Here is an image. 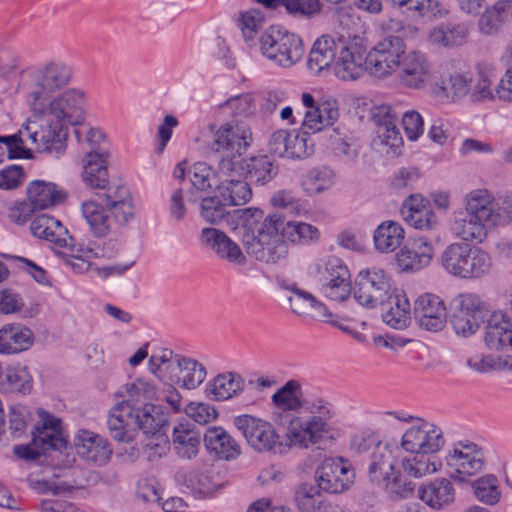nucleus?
<instances>
[{"mask_svg":"<svg viewBox=\"0 0 512 512\" xmlns=\"http://www.w3.org/2000/svg\"><path fill=\"white\" fill-rule=\"evenodd\" d=\"M33 342V332L23 325H6L0 330V353L15 354L25 351Z\"/></svg>","mask_w":512,"mask_h":512,"instance_id":"f704fd0d","label":"nucleus"},{"mask_svg":"<svg viewBox=\"0 0 512 512\" xmlns=\"http://www.w3.org/2000/svg\"><path fill=\"white\" fill-rule=\"evenodd\" d=\"M25 138L26 134H21V129L18 134L0 136V162L5 155L9 159H31L33 153L31 149L25 147Z\"/></svg>","mask_w":512,"mask_h":512,"instance_id":"864d4df0","label":"nucleus"},{"mask_svg":"<svg viewBox=\"0 0 512 512\" xmlns=\"http://www.w3.org/2000/svg\"><path fill=\"white\" fill-rule=\"evenodd\" d=\"M404 230L399 223L386 221L378 226L374 234L375 247L381 252H391L400 246Z\"/></svg>","mask_w":512,"mask_h":512,"instance_id":"a18cd8bd","label":"nucleus"},{"mask_svg":"<svg viewBox=\"0 0 512 512\" xmlns=\"http://www.w3.org/2000/svg\"><path fill=\"white\" fill-rule=\"evenodd\" d=\"M288 290L292 292L288 298L289 305L292 311L300 316H308L315 308L321 306L311 293L301 290L295 285L289 286Z\"/></svg>","mask_w":512,"mask_h":512,"instance_id":"13d9d810","label":"nucleus"},{"mask_svg":"<svg viewBox=\"0 0 512 512\" xmlns=\"http://www.w3.org/2000/svg\"><path fill=\"white\" fill-rule=\"evenodd\" d=\"M252 141L249 126L238 120H232L219 127L215 133L214 144L217 151L225 154H243Z\"/></svg>","mask_w":512,"mask_h":512,"instance_id":"aec40b11","label":"nucleus"},{"mask_svg":"<svg viewBox=\"0 0 512 512\" xmlns=\"http://www.w3.org/2000/svg\"><path fill=\"white\" fill-rule=\"evenodd\" d=\"M244 380L235 373L217 375L207 387V391L215 400H227L243 390Z\"/></svg>","mask_w":512,"mask_h":512,"instance_id":"37998d69","label":"nucleus"},{"mask_svg":"<svg viewBox=\"0 0 512 512\" xmlns=\"http://www.w3.org/2000/svg\"><path fill=\"white\" fill-rule=\"evenodd\" d=\"M219 108L231 117H247L253 113V98L249 94L237 95L220 104Z\"/></svg>","mask_w":512,"mask_h":512,"instance_id":"e2e57ef3","label":"nucleus"},{"mask_svg":"<svg viewBox=\"0 0 512 512\" xmlns=\"http://www.w3.org/2000/svg\"><path fill=\"white\" fill-rule=\"evenodd\" d=\"M402 126L407 137L415 141L424 131V122L420 113L416 110H408L402 115Z\"/></svg>","mask_w":512,"mask_h":512,"instance_id":"338daca9","label":"nucleus"},{"mask_svg":"<svg viewBox=\"0 0 512 512\" xmlns=\"http://www.w3.org/2000/svg\"><path fill=\"white\" fill-rule=\"evenodd\" d=\"M136 428L143 432V435H156L166 433L168 428V414L159 405L145 404L136 411Z\"/></svg>","mask_w":512,"mask_h":512,"instance_id":"58836bf2","label":"nucleus"},{"mask_svg":"<svg viewBox=\"0 0 512 512\" xmlns=\"http://www.w3.org/2000/svg\"><path fill=\"white\" fill-rule=\"evenodd\" d=\"M217 175L220 183H227L245 177L241 154H224L219 160Z\"/></svg>","mask_w":512,"mask_h":512,"instance_id":"6e6d98bb","label":"nucleus"},{"mask_svg":"<svg viewBox=\"0 0 512 512\" xmlns=\"http://www.w3.org/2000/svg\"><path fill=\"white\" fill-rule=\"evenodd\" d=\"M143 452L149 461H154L166 455L170 449L166 433L144 435L142 441Z\"/></svg>","mask_w":512,"mask_h":512,"instance_id":"69168bd1","label":"nucleus"},{"mask_svg":"<svg viewBox=\"0 0 512 512\" xmlns=\"http://www.w3.org/2000/svg\"><path fill=\"white\" fill-rule=\"evenodd\" d=\"M234 425L256 451H270L278 443V435L271 423L258 417L247 414L237 416Z\"/></svg>","mask_w":512,"mask_h":512,"instance_id":"4468645a","label":"nucleus"},{"mask_svg":"<svg viewBox=\"0 0 512 512\" xmlns=\"http://www.w3.org/2000/svg\"><path fill=\"white\" fill-rule=\"evenodd\" d=\"M203 442L208 452L221 460H233L241 454L240 445L221 427L207 429Z\"/></svg>","mask_w":512,"mask_h":512,"instance_id":"c85d7f7f","label":"nucleus"},{"mask_svg":"<svg viewBox=\"0 0 512 512\" xmlns=\"http://www.w3.org/2000/svg\"><path fill=\"white\" fill-rule=\"evenodd\" d=\"M406 54V45L400 36H385L367 53V70L380 78L391 75Z\"/></svg>","mask_w":512,"mask_h":512,"instance_id":"f8f14e48","label":"nucleus"},{"mask_svg":"<svg viewBox=\"0 0 512 512\" xmlns=\"http://www.w3.org/2000/svg\"><path fill=\"white\" fill-rule=\"evenodd\" d=\"M328 432V424L319 416H313L306 421L293 417L288 425L287 436L293 445L307 447L316 443Z\"/></svg>","mask_w":512,"mask_h":512,"instance_id":"393cba45","label":"nucleus"},{"mask_svg":"<svg viewBox=\"0 0 512 512\" xmlns=\"http://www.w3.org/2000/svg\"><path fill=\"white\" fill-rule=\"evenodd\" d=\"M511 324L503 312H493L487 321L485 342L491 350L512 347Z\"/></svg>","mask_w":512,"mask_h":512,"instance_id":"72a5a7b5","label":"nucleus"},{"mask_svg":"<svg viewBox=\"0 0 512 512\" xmlns=\"http://www.w3.org/2000/svg\"><path fill=\"white\" fill-rule=\"evenodd\" d=\"M339 36L322 35L313 44L307 66L314 74H319L324 69L335 64L338 56Z\"/></svg>","mask_w":512,"mask_h":512,"instance_id":"cd10ccee","label":"nucleus"},{"mask_svg":"<svg viewBox=\"0 0 512 512\" xmlns=\"http://www.w3.org/2000/svg\"><path fill=\"white\" fill-rule=\"evenodd\" d=\"M493 269V261L488 252L480 247L468 248L463 270H460L462 280H480L487 277Z\"/></svg>","mask_w":512,"mask_h":512,"instance_id":"e433bc0d","label":"nucleus"},{"mask_svg":"<svg viewBox=\"0 0 512 512\" xmlns=\"http://www.w3.org/2000/svg\"><path fill=\"white\" fill-rule=\"evenodd\" d=\"M75 446L80 457L96 466L105 465L112 456V448L109 442L90 431H80Z\"/></svg>","mask_w":512,"mask_h":512,"instance_id":"a878e982","label":"nucleus"},{"mask_svg":"<svg viewBox=\"0 0 512 512\" xmlns=\"http://www.w3.org/2000/svg\"><path fill=\"white\" fill-rule=\"evenodd\" d=\"M468 33V28L463 24H446L434 28L429 39L432 44L449 48L464 44Z\"/></svg>","mask_w":512,"mask_h":512,"instance_id":"c03bdc74","label":"nucleus"},{"mask_svg":"<svg viewBox=\"0 0 512 512\" xmlns=\"http://www.w3.org/2000/svg\"><path fill=\"white\" fill-rule=\"evenodd\" d=\"M200 442L201 435L194 423H178L173 427L172 444L181 459L189 460L195 457L199 451Z\"/></svg>","mask_w":512,"mask_h":512,"instance_id":"473e14b6","label":"nucleus"},{"mask_svg":"<svg viewBox=\"0 0 512 512\" xmlns=\"http://www.w3.org/2000/svg\"><path fill=\"white\" fill-rule=\"evenodd\" d=\"M278 173V167L267 156L253 157L246 165V174L250 181L257 185H265Z\"/></svg>","mask_w":512,"mask_h":512,"instance_id":"8fccbe9b","label":"nucleus"},{"mask_svg":"<svg viewBox=\"0 0 512 512\" xmlns=\"http://www.w3.org/2000/svg\"><path fill=\"white\" fill-rule=\"evenodd\" d=\"M444 443L442 429L429 422H422L410 427L401 439V447L405 451L428 454L437 453Z\"/></svg>","mask_w":512,"mask_h":512,"instance_id":"dca6fc26","label":"nucleus"},{"mask_svg":"<svg viewBox=\"0 0 512 512\" xmlns=\"http://www.w3.org/2000/svg\"><path fill=\"white\" fill-rule=\"evenodd\" d=\"M31 233L38 238L54 242L59 247H72L74 239L62 223L48 215L37 216L30 225Z\"/></svg>","mask_w":512,"mask_h":512,"instance_id":"7c9ffc66","label":"nucleus"},{"mask_svg":"<svg viewBox=\"0 0 512 512\" xmlns=\"http://www.w3.org/2000/svg\"><path fill=\"white\" fill-rule=\"evenodd\" d=\"M413 455L402 460L403 470L411 477L420 478L438 470L440 463L428 453L411 452Z\"/></svg>","mask_w":512,"mask_h":512,"instance_id":"3c124183","label":"nucleus"},{"mask_svg":"<svg viewBox=\"0 0 512 512\" xmlns=\"http://www.w3.org/2000/svg\"><path fill=\"white\" fill-rule=\"evenodd\" d=\"M82 213L96 237H103L109 233L111 219L102 205L93 200L86 201L82 204Z\"/></svg>","mask_w":512,"mask_h":512,"instance_id":"49530a36","label":"nucleus"},{"mask_svg":"<svg viewBox=\"0 0 512 512\" xmlns=\"http://www.w3.org/2000/svg\"><path fill=\"white\" fill-rule=\"evenodd\" d=\"M464 206L465 212L491 229L497 226L502 220L500 205L485 189H477L469 192L464 197Z\"/></svg>","mask_w":512,"mask_h":512,"instance_id":"4be33fe9","label":"nucleus"},{"mask_svg":"<svg viewBox=\"0 0 512 512\" xmlns=\"http://www.w3.org/2000/svg\"><path fill=\"white\" fill-rule=\"evenodd\" d=\"M394 291L391 278L379 267L367 268L359 272L354 288L356 301L366 308H375Z\"/></svg>","mask_w":512,"mask_h":512,"instance_id":"9b49d317","label":"nucleus"},{"mask_svg":"<svg viewBox=\"0 0 512 512\" xmlns=\"http://www.w3.org/2000/svg\"><path fill=\"white\" fill-rule=\"evenodd\" d=\"M21 128V134L40 153H62L66 148L68 128L47 116L33 115Z\"/></svg>","mask_w":512,"mask_h":512,"instance_id":"1a4fd4ad","label":"nucleus"},{"mask_svg":"<svg viewBox=\"0 0 512 512\" xmlns=\"http://www.w3.org/2000/svg\"><path fill=\"white\" fill-rule=\"evenodd\" d=\"M333 172L327 167L314 168L305 176L303 187L310 195L321 193L331 185Z\"/></svg>","mask_w":512,"mask_h":512,"instance_id":"052dcab7","label":"nucleus"},{"mask_svg":"<svg viewBox=\"0 0 512 512\" xmlns=\"http://www.w3.org/2000/svg\"><path fill=\"white\" fill-rule=\"evenodd\" d=\"M149 370L164 384H177L184 389H195L206 378V369L197 360L163 349L149 358Z\"/></svg>","mask_w":512,"mask_h":512,"instance_id":"7ed1b4c3","label":"nucleus"},{"mask_svg":"<svg viewBox=\"0 0 512 512\" xmlns=\"http://www.w3.org/2000/svg\"><path fill=\"white\" fill-rule=\"evenodd\" d=\"M39 422L32 430V446H15L17 456L33 460L49 450H61L66 447L67 441L62 436L61 421L49 412L39 408L37 410Z\"/></svg>","mask_w":512,"mask_h":512,"instance_id":"423d86ee","label":"nucleus"},{"mask_svg":"<svg viewBox=\"0 0 512 512\" xmlns=\"http://www.w3.org/2000/svg\"><path fill=\"white\" fill-rule=\"evenodd\" d=\"M321 489L309 483H302L295 488L294 502L299 512H326L328 503L322 496Z\"/></svg>","mask_w":512,"mask_h":512,"instance_id":"79ce46f5","label":"nucleus"},{"mask_svg":"<svg viewBox=\"0 0 512 512\" xmlns=\"http://www.w3.org/2000/svg\"><path fill=\"white\" fill-rule=\"evenodd\" d=\"M201 239L220 258L236 265H244L246 263V257L239 246L224 232L215 228H204L201 232Z\"/></svg>","mask_w":512,"mask_h":512,"instance_id":"bb28decb","label":"nucleus"},{"mask_svg":"<svg viewBox=\"0 0 512 512\" xmlns=\"http://www.w3.org/2000/svg\"><path fill=\"white\" fill-rule=\"evenodd\" d=\"M32 420L33 415L25 406H11L8 418V430L10 434L15 438L24 435Z\"/></svg>","mask_w":512,"mask_h":512,"instance_id":"0e129e2a","label":"nucleus"},{"mask_svg":"<svg viewBox=\"0 0 512 512\" xmlns=\"http://www.w3.org/2000/svg\"><path fill=\"white\" fill-rule=\"evenodd\" d=\"M460 11L477 16V27L485 36L497 35L512 20V0H457Z\"/></svg>","mask_w":512,"mask_h":512,"instance_id":"6e6552de","label":"nucleus"},{"mask_svg":"<svg viewBox=\"0 0 512 512\" xmlns=\"http://www.w3.org/2000/svg\"><path fill=\"white\" fill-rule=\"evenodd\" d=\"M368 472L370 481L377 484L383 483L394 475V456L388 444L375 443Z\"/></svg>","mask_w":512,"mask_h":512,"instance_id":"c9c22d12","label":"nucleus"},{"mask_svg":"<svg viewBox=\"0 0 512 512\" xmlns=\"http://www.w3.org/2000/svg\"><path fill=\"white\" fill-rule=\"evenodd\" d=\"M489 313L487 303L475 293H463L456 298L451 317L454 331L465 337L474 334Z\"/></svg>","mask_w":512,"mask_h":512,"instance_id":"ddd939ff","label":"nucleus"},{"mask_svg":"<svg viewBox=\"0 0 512 512\" xmlns=\"http://www.w3.org/2000/svg\"><path fill=\"white\" fill-rule=\"evenodd\" d=\"M379 307L383 321L390 327L404 329L409 325L411 307L405 294L394 290Z\"/></svg>","mask_w":512,"mask_h":512,"instance_id":"c756f323","label":"nucleus"},{"mask_svg":"<svg viewBox=\"0 0 512 512\" xmlns=\"http://www.w3.org/2000/svg\"><path fill=\"white\" fill-rule=\"evenodd\" d=\"M397 79L406 89H424L432 80L431 64L423 53L410 51L398 66Z\"/></svg>","mask_w":512,"mask_h":512,"instance_id":"2eb2a0df","label":"nucleus"},{"mask_svg":"<svg viewBox=\"0 0 512 512\" xmlns=\"http://www.w3.org/2000/svg\"><path fill=\"white\" fill-rule=\"evenodd\" d=\"M398 113L388 104L374 106L371 110L373 122L378 126L377 138L380 145L387 147V154H396L403 143L396 126Z\"/></svg>","mask_w":512,"mask_h":512,"instance_id":"412c9836","label":"nucleus"},{"mask_svg":"<svg viewBox=\"0 0 512 512\" xmlns=\"http://www.w3.org/2000/svg\"><path fill=\"white\" fill-rule=\"evenodd\" d=\"M491 228L467 212H459L452 225L454 234L466 242L481 243L487 236L488 230Z\"/></svg>","mask_w":512,"mask_h":512,"instance_id":"ea45409f","label":"nucleus"},{"mask_svg":"<svg viewBox=\"0 0 512 512\" xmlns=\"http://www.w3.org/2000/svg\"><path fill=\"white\" fill-rule=\"evenodd\" d=\"M468 248L469 244L461 242L445 247L440 255V264L447 274L460 279Z\"/></svg>","mask_w":512,"mask_h":512,"instance_id":"de8ad7c7","label":"nucleus"},{"mask_svg":"<svg viewBox=\"0 0 512 512\" xmlns=\"http://www.w3.org/2000/svg\"><path fill=\"white\" fill-rule=\"evenodd\" d=\"M314 478L323 492L337 494L349 488L354 473L341 459L327 458L317 467Z\"/></svg>","mask_w":512,"mask_h":512,"instance_id":"f3484780","label":"nucleus"},{"mask_svg":"<svg viewBox=\"0 0 512 512\" xmlns=\"http://www.w3.org/2000/svg\"><path fill=\"white\" fill-rule=\"evenodd\" d=\"M74 134L78 142H82V131L76 129ZM100 140H103L102 133L90 128L84 133V141L90 145L83 159V180L91 188L106 190L102 195L106 207L118 204L123 210L124 218H132L134 209L129 200L128 189L122 185H109L107 172V158L109 153L99 147Z\"/></svg>","mask_w":512,"mask_h":512,"instance_id":"f03ea898","label":"nucleus"},{"mask_svg":"<svg viewBox=\"0 0 512 512\" xmlns=\"http://www.w3.org/2000/svg\"><path fill=\"white\" fill-rule=\"evenodd\" d=\"M499 99L512 101V46L507 48V68L496 88Z\"/></svg>","mask_w":512,"mask_h":512,"instance_id":"774afa93","label":"nucleus"},{"mask_svg":"<svg viewBox=\"0 0 512 512\" xmlns=\"http://www.w3.org/2000/svg\"><path fill=\"white\" fill-rule=\"evenodd\" d=\"M286 158H304L313 153L314 143L307 131H289Z\"/></svg>","mask_w":512,"mask_h":512,"instance_id":"bf43d9fd","label":"nucleus"},{"mask_svg":"<svg viewBox=\"0 0 512 512\" xmlns=\"http://www.w3.org/2000/svg\"><path fill=\"white\" fill-rule=\"evenodd\" d=\"M473 489L477 499L485 504L494 505L500 499L498 481L493 475H487L474 481Z\"/></svg>","mask_w":512,"mask_h":512,"instance_id":"680f3d73","label":"nucleus"},{"mask_svg":"<svg viewBox=\"0 0 512 512\" xmlns=\"http://www.w3.org/2000/svg\"><path fill=\"white\" fill-rule=\"evenodd\" d=\"M413 311L419 326L427 331H440L447 322V309L444 301L431 293L420 295L415 300Z\"/></svg>","mask_w":512,"mask_h":512,"instance_id":"6ab92c4d","label":"nucleus"},{"mask_svg":"<svg viewBox=\"0 0 512 512\" xmlns=\"http://www.w3.org/2000/svg\"><path fill=\"white\" fill-rule=\"evenodd\" d=\"M27 197L35 210H43L63 203L66 193L54 183L35 180L27 187Z\"/></svg>","mask_w":512,"mask_h":512,"instance_id":"2f4dec72","label":"nucleus"},{"mask_svg":"<svg viewBox=\"0 0 512 512\" xmlns=\"http://www.w3.org/2000/svg\"><path fill=\"white\" fill-rule=\"evenodd\" d=\"M217 190L230 206L245 204L252 197L251 187L244 178L218 184Z\"/></svg>","mask_w":512,"mask_h":512,"instance_id":"603ef678","label":"nucleus"},{"mask_svg":"<svg viewBox=\"0 0 512 512\" xmlns=\"http://www.w3.org/2000/svg\"><path fill=\"white\" fill-rule=\"evenodd\" d=\"M335 75L342 80L359 78L367 70L366 43L358 35H339Z\"/></svg>","mask_w":512,"mask_h":512,"instance_id":"9d476101","label":"nucleus"},{"mask_svg":"<svg viewBox=\"0 0 512 512\" xmlns=\"http://www.w3.org/2000/svg\"><path fill=\"white\" fill-rule=\"evenodd\" d=\"M419 497L431 508L440 510L454 501L455 489L448 479H435L419 489Z\"/></svg>","mask_w":512,"mask_h":512,"instance_id":"4c0bfd02","label":"nucleus"},{"mask_svg":"<svg viewBox=\"0 0 512 512\" xmlns=\"http://www.w3.org/2000/svg\"><path fill=\"white\" fill-rule=\"evenodd\" d=\"M73 78L72 66L63 59H52L36 67L30 73L27 84L26 101L47 100V98L65 87Z\"/></svg>","mask_w":512,"mask_h":512,"instance_id":"20e7f679","label":"nucleus"},{"mask_svg":"<svg viewBox=\"0 0 512 512\" xmlns=\"http://www.w3.org/2000/svg\"><path fill=\"white\" fill-rule=\"evenodd\" d=\"M263 56L281 67H291L301 60L304 48L301 38L282 26H271L260 38Z\"/></svg>","mask_w":512,"mask_h":512,"instance_id":"0eeeda50","label":"nucleus"},{"mask_svg":"<svg viewBox=\"0 0 512 512\" xmlns=\"http://www.w3.org/2000/svg\"><path fill=\"white\" fill-rule=\"evenodd\" d=\"M32 115L47 116L63 126L81 125L85 119V95L82 90L72 88L47 100L28 104Z\"/></svg>","mask_w":512,"mask_h":512,"instance_id":"39448f33","label":"nucleus"},{"mask_svg":"<svg viewBox=\"0 0 512 512\" xmlns=\"http://www.w3.org/2000/svg\"><path fill=\"white\" fill-rule=\"evenodd\" d=\"M107 425L114 440L130 443L135 439L137 419L130 400L121 401L111 408Z\"/></svg>","mask_w":512,"mask_h":512,"instance_id":"5701e85b","label":"nucleus"},{"mask_svg":"<svg viewBox=\"0 0 512 512\" xmlns=\"http://www.w3.org/2000/svg\"><path fill=\"white\" fill-rule=\"evenodd\" d=\"M320 273L323 282L321 290L327 298L342 302L350 296V274L340 259H329Z\"/></svg>","mask_w":512,"mask_h":512,"instance_id":"a211bd4d","label":"nucleus"},{"mask_svg":"<svg viewBox=\"0 0 512 512\" xmlns=\"http://www.w3.org/2000/svg\"><path fill=\"white\" fill-rule=\"evenodd\" d=\"M227 201L218 196L201 199V217L215 224L221 220L234 229L241 230V242L248 255L265 263H276L283 259L286 247L281 237L283 219L277 214L264 217L259 208L248 207L228 211Z\"/></svg>","mask_w":512,"mask_h":512,"instance_id":"f257e3e1","label":"nucleus"},{"mask_svg":"<svg viewBox=\"0 0 512 512\" xmlns=\"http://www.w3.org/2000/svg\"><path fill=\"white\" fill-rule=\"evenodd\" d=\"M449 467L456 473L472 476L478 473L484 465V454L474 443H458L446 458Z\"/></svg>","mask_w":512,"mask_h":512,"instance_id":"b1692460","label":"nucleus"},{"mask_svg":"<svg viewBox=\"0 0 512 512\" xmlns=\"http://www.w3.org/2000/svg\"><path fill=\"white\" fill-rule=\"evenodd\" d=\"M272 403L284 411L298 412L304 407V393L299 380L287 381L271 397Z\"/></svg>","mask_w":512,"mask_h":512,"instance_id":"a19ab883","label":"nucleus"},{"mask_svg":"<svg viewBox=\"0 0 512 512\" xmlns=\"http://www.w3.org/2000/svg\"><path fill=\"white\" fill-rule=\"evenodd\" d=\"M6 381L2 384L3 392L29 393L32 389V377L26 367L7 368Z\"/></svg>","mask_w":512,"mask_h":512,"instance_id":"4d7b16f0","label":"nucleus"},{"mask_svg":"<svg viewBox=\"0 0 512 512\" xmlns=\"http://www.w3.org/2000/svg\"><path fill=\"white\" fill-rule=\"evenodd\" d=\"M475 82V74L470 70H459L451 73L442 82V90L452 100L466 96L472 84Z\"/></svg>","mask_w":512,"mask_h":512,"instance_id":"09e8293b","label":"nucleus"},{"mask_svg":"<svg viewBox=\"0 0 512 512\" xmlns=\"http://www.w3.org/2000/svg\"><path fill=\"white\" fill-rule=\"evenodd\" d=\"M333 154L346 164H355L360 158L362 147L352 136L331 138Z\"/></svg>","mask_w":512,"mask_h":512,"instance_id":"5fc2aeb1","label":"nucleus"}]
</instances>
